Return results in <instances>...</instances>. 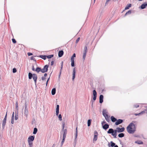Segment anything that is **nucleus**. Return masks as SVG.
<instances>
[{
  "instance_id": "nucleus-1",
  "label": "nucleus",
  "mask_w": 147,
  "mask_h": 147,
  "mask_svg": "<svg viewBox=\"0 0 147 147\" xmlns=\"http://www.w3.org/2000/svg\"><path fill=\"white\" fill-rule=\"evenodd\" d=\"M127 131L130 134H134L136 131V128L134 124L131 123L127 127Z\"/></svg>"
},
{
  "instance_id": "nucleus-2",
  "label": "nucleus",
  "mask_w": 147,
  "mask_h": 147,
  "mask_svg": "<svg viewBox=\"0 0 147 147\" xmlns=\"http://www.w3.org/2000/svg\"><path fill=\"white\" fill-rule=\"evenodd\" d=\"M33 78L34 80L35 84V85L36 84V81L37 78V75L36 74H32L30 72H29L28 73V78L29 79H31L32 78Z\"/></svg>"
},
{
  "instance_id": "nucleus-3",
  "label": "nucleus",
  "mask_w": 147,
  "mask_h": 147,
  "mask_svg": "<svg viewBox=\"0 0 147 147\" xmlns=\"http://www.w3.org/2000/svg\"><path fill=\"white\" fill-rule=\"evenodd\" d=\"M63 131V138L62 141L61 142V146H62L65 141V139L66 137V134L67 133V129H65Z\"/></svg>"
},
{
  "instance_id": "nucleus-4",
  "label": "nucleus",
  "mask_w": 147,
  "mask_h": 147,
  "mask_svg": "<svg viewBox=\"0 0 147 147\" xmlns=\"http://www.w3.org/2000/svg\"><path fill=\"white\" fill-rule=\"evenodd\" d=\"M28 110L27 108V106L26 104H25L24 108V115L26 118L28 117Z\"/></svg>"
},
{
  "instance_id": "nucleus-5",
  "label": "nucleus",
  "mask_w": 147,
  "mask_h": 147,
  "mask_svg": "<svg viewBox=\"0 0 147 147\" xmlns=\"http://www.w3.org/2000/svg\"><path fill=\"white\" fill-rule=\"evenodd\" d=\"M49 65H45L43 68L41 69V72L42 73H44L47 72L48 70V68L49 67Z\"/></svg>"
},
{
  "instance_id": "nucleus-6",
  "label": "nucleus",
  "mask_w": 147,
  "mask_h": 147,
  "mask_svg": "<svg viewBox=\"0 0 147 147\" xmlns=\"http://www.w3.org/2000/svg\"><path fill=\"white\" fill-rule=\"evenodd\" d=\"M7 112L6 115L2 121V128L3 129H4L6 121L7 120Z\"/></svg>"
},
{
  "instance_id": "nucleus-7",
  "label": "nucleus",
  "mask_w": 147,
  "mask_h": 147,
  "mask_svg": "<svg viewBox=\"0 0 147 147\" xmlns=\"http://www.w3.org/2000/svg\"><path fill=\"white\" fill-rule=\"evenodd\" d=\"M94 137L93 140L94 141H96L97 139V136H98V132L96 131H95L94 132Z\"/></svg>"
},
{
  "instance_id": "nucleus-8",
  "label": "nucleus",
  "mask_w": 147,
  "mask_h": 147,
  "mask_svg": "<svg viewBox=\"0 0 147 147\" xmlns=\"http://www.w3.org/2000/svg\"><path fill=\"white\" fill-rule=\"evenodd\" d=\"M93 99L94 101H95L96 98L97 92L95 90H94L93 91Z\"/></svg>"
},
{
  "instance_id": "nucleus-9",
  "label": "nucleus",
  "mask_w": 147,
  "mask_h": 147,
  "mask_svg": "<svg viewBox=\"0 0 147 147\" xmlns=\"http://www.w3.org/2000/svg\"><path fill=\"white\" fill-rule=\"evenodd\" d=\"M116 129H118V132L120 133L123 132L125 130V128L124 127L120 128L119 127H117L116 128Z\"/></svg>"
},
{
  "instance_id": "nucleus-10",
  "label": "nucleus",
  "mask_w": 147,
  "mask_h": 147,
  "mask_svg": "<svg viewBox=\"0 0 147 147\" xmlns=\"http://www.w3.org/2000/svg\"><path fill=\"white\" fill-rule=\"evenodd\" d=\"M123 122V120L121 119H118L117 120L115 124L116 125H118L122 123Z\"/></svg>"
},
{
  "instance_id": "nucleus-11",
  "label": "nucleus",
  "mask_w": 147,
  "mask_h": 147,
  "mask_svg": "<svg viewBox=\"0 0 147 147\" xmlns=\"http://www.w3.org/2000/svg\"><path fill=\"white\" fill-rule=\"evenodd\" d=\"M34 136H30L28 139V141L32 142L34 141Z\"/></svg>"
},
{
  "instance_id": "nucleus-12",
  "label": "nucleus",
  "mask_w": 147,
  "mask_h": 147,
  "mask_svg": "<svg viewBox=\"0 0 147 147\" xmlns=\"http://www.w3.org/2000/svg\"><path fill=\"white\" fill-rule=\"evenodd\" d=\"M102 127L105 130H106L109 127V125L107 123H106L102 125Z\"/></svg>"
},
{
  "instance_id": "nucleus-13",
  "label": "nucleus",
  "mask_w": 147,
  "mask_h": 147,
  "mask_svg": "<svg viewBox=\"0 0 147 147\" xmlns=\"http://www.w3.org/2000/svg\"><path fill=\"white\" fill-rule=\"evenodd\" d=\"M118 130L117 129L114 130V132H113V136H114V138H117L116 136L117 135V132H118Z\"/></svg>"
},
{
  "instance_id": "nucleus-14",
  "label": "nucleus",
  "mask_w": 147,
  "mask_h": 147,
  "mask_svg": "<svg viewBox=\"0 0 147 147\" xmlns=\"http://www.w3.org/2000/svg\"><path fill=\"white\" fill-rule=\"evenodd\" d=\"M147 6V3L146 2L142 4L140 6V8L142 9H144L146 6Z\"/></svg>"
},
{
  "instance_id": "nucleus-15",
  "label": "nucleus",
  "mask_w": 147,
  "mask_h": 147,
  "mask_svg": "<svg viewBox=\"0 0 147 147\" xmlns=\"http://www.w3.org/2000/svg\"><path fill=\"white\" fill-rule=\"evenodd\" d=\"M103 96L100 95L99 96V102L102 103L103 102Z\"/></svg>"
},
{
  "instance_id": "nucleus-16",
  "label": "nucleus",
  "mask_w": 147,
  "mask_h": 147,
  "mask_svg": "<svg viewBox=\"0 0 147 147\" xmlns=\"http://www.w3.org/2000/svg\"><path fill=\"white\" fill-rule=\"evenodd\" d=\"M63 51L62 50L60 51L58 53V56L59 57H61L63 54Z\"/></svg>"
},
{
  "instance_id": "nucleus-17",
  "label": "nucleus",
  "mask_w": 147,
  "mask_h": 147,
  "mask_svg": "<svg viewBox=\"0 0 147 147\" xmlns=\"http://www.w3.org/2000/svg\"><path fill=\"white\" fill-rule=\"evenodd\" d=\"M114 132V130L112 128H110L109 129L108 131H107V133L109 134H111V135L113 136Z\"/></svg>"
},
{
  "instance_id": "nucleus-18",
  "label": "nucleus",
  "mask_w": 147,
  "mask_h": 147,
  "mask_svg": "<svg viewBox=\"0 0 147 147\" xmlns=\"http://www.w3.org/2000/svg\"><path fill=\"white\" fill-rule=\"evenodd\" d=\"M75 73H76L75 68H74L73 69V77H72V79L73 80H74V78H75Z\"/></svg>"
},
{
  "instance_id": "nucleus-19",
  "label": "nucleus",
  "mask_w": 147,
  "mask_h": 147,
  "mask_svg": "<svg viewBox=\"0 0 147 147\" xmlns=\"http://www.w3.org/2000/svg\"><path fill=\"white\" fill-rule=\"evenodd\" d=\"M110 143L111 144H110L109 143L108 144V146L109 147H113L115 145V144L112 141H111Z\"/></svg>"
},
{
  "instance_id": "nucleus-20",
  "label": "nucleus",
  "mask_w": 147,
  "mask_h": 147,
  "mask_svg": "<svg viewBox=\"0 0 147 147\" xmlns=\"http://www.w3.org/2000/svg\"><path fill=\"white\" fill-rule=\"evenodd\" d=\"M63 61H62L61 62V69H60V74H59V78L60 77V75H61V71H62V69H63Z\"/></svg>"
},
{
  "instance_id": "nucleus-21",
  "label": "nucleus",
  "mask_w": 147,
  "mask_h": 147,
  "mask_svg": "<svg viewBox=\"0 0 147 147\" xmlns=\"http://www.w3.org/2000/svg\"><path fill=\"white\" fill-rule=\"evenodd\" d=\"M145 113V111H142L139 113H135L134 114V115L136 116H138V115L139 116V115H142L143 114H144Z\"/></svg>"
},
{
  "instance_id": "nucleus-22",
  "label": "nucleus",
  "mask_w": 147,
  "mask_h": 147,
  "mask_svg": "<svg viewBox=\"0 0 147 147\" xmlns=\"http://www.w3.org/2000/svg\"><path fill=\"white\" fill-rule=\"evenodd\" d=\"M15 120H16L18 119V111H17L16 112V111H15Z\"/></svg>"
},
{
  "instance_id": "nucleus-23",
  "label": "nucleus",
  "mask_w": 147,
  "mask_h": 147,
  "mask_svg": "<svg viewBox=\"0 0 147 147\" xmlns=\"http://www.w3.org/2000/svg\"><path fill=\"white\" fill-rule=\"evenodd\" d=\"M111 119L112 122H114L116 121L117 119L115 118L113 116H112L111 117Z\"/></svg>"
},
{
  "instance_id": "nucleus-24",
  "label": "nucleus",
  "mask_w": 147,
  "mask_h": 147,
  "mask_svg": "<svg viewBox=\"0 0 147 147\" xmlns=\"http://www.w3.org/2000/svg\"><path fill=\"white\" fill-rule=\"evenodd\" d=\"M56 93V89L54 88H53L51 91V94L52 95H54Z\"/></svg>"
},
{
  "instance_id": "nucleus-25",
  "label": "nucleus",
  "mask_w": 147,
  "mask_h": 147,
  "mask_svg": "<svg viewBox=\"0 0 147 147\" xmlns=\"http://www.w3.org/2000/svg\"><path fill=\"white\" fill-rule=\"evenodd\" d=\"M131 4H128L125 8V10L131 7Z\"/></svg>"
},
{
  "instance_id": "nucleus-26",
  "label": "nucleus",
  "mask_w": 147,
  "mask_h": 147,
  "mask_svg": "<svg viewBox=\"0 0 147 147\" xmlns=\"http://www.w3.org/2000/svg\"><path fill=\"white\" fill-rule=\"evenodd\" d=\"M135 143L138 144H143V142L140 140L136 141L135 142Z\"/></svg>"
},
{
  "instance_id": "nucleus-27",
  "label": "nucleus",
  "mask_w": 147,
  "mask_h": 147,
  "mask_svg": "<svg viewBox=\"0 0 147 147\" xmlns=\"http://www.w3.org/2000/svg\"><path fill=\"white\" fill-rule=\"evenodd\" d=\"M35 71L37 73H39L40 71L41 72V68L39 67H36V69H35Z\"/></svg>"
},
{
  "instance_id": "nucleus-28",
  "label": "nucleus",
  "mask_w": 147,
  "mask_h": 147,
  "mask_svg": "<svg viewBox=\"0 0 147 147\" xmlns=\"http://www.w3.org/2000/svg\"><path fill=\"white\" fill-rule=\"evenodd\" d=\"M104 117H105V119L106 120V121L107 122H109L110 120L109 119V117L108 115H105V116H104Z\"/></svg>"
},
{
  "instance_id": "nucleus-29",
  "label": "nucleus",
  "mask_w": 147,
  "mask_h": 147,
  "mask_svg": "<svg viewBox=\"0 0 147 147\" xmlns=\"http://www.w3.org/2000/svg\"><path fill=\"white\" fill-rule=\"evenodd\" d=\"M87 48L86 46H85L84 48L83 53L86 54L87 52Z\"/></svg>"
},
{
  "instance_id": "nucleus-30",
  "label": "nucleus",
  "mask_w": 147,
  "mask_h": 147,
  "mask_svg": "<svg viewBox=\"0 0 147 147\" xmlns=\"http://www.w3.org/2000/svg\"><path fill=\"white\" fill-rule=\"evenodd\" d=\"M78 136V127H76V132L75 133V140H76V138H77Z\"/></svg>"
},
{
  "instance_id": "nucleus-31",
  "label": "nucleus",
  "mask_w": 147,
  "mask_h": 147,
  "mask_svg": "<svg viewBox=\"0 0 147 147\" xmlns=\"http://www.w3.org/2000/svg\"><path fill=\"white\" fill-rule=\"evenodd\" d=\"M107 112L106 110L105 109H104L102 111V115L104 116H105V115H107Z\"/></svg>"
},
{
  "instance_id": "nucleus-32",
  "label": "nucleus",
  "mask_w": 147,
  "mask_h": 147,
  "mask_svg": "<svg viewBox=\"0 0 147 147\" xmlns=\"http://www.w3.org/2000/svg\"><path fill=\"white\" fill-rule=\"evenodd\" d=\"M40 57L42 59H43L44 60H45L46 59V57H47V55H40Z\"/></svg>"
},
{
  "instance_id": "nucleus-33",
  "label": "nucleus",
  "mask_w": 147,
  "mask_h": 147,
  "mask_svg": "<svg viewBox=\"0 0 147 147\" xmlns=\"http://www.w3.org/2000/svg\"><path fill=\"white\" fill-rule=\"evenodd\" d=\"M71 66L72 67H74V59H71Z\"/></svg>"
},
{
  "instance_id": "nucleus-34",
  "label": "nucleus",
  "mask_w": 147,
  "mask_h": 147,
  "mask_svg": "<svg viewBox=\"0 0 147 147\" xmlns=\"http://www.w3.org/2000/svg\"><path fill=\"white\" fill-rule=\"evenodd\" d=\"M37 129L36 128H34V131L33 132V134H36L37 131Z\"/></svg>"
},
{
  "instance_id": "nucleus-35",
  "label": "nucleus",
  "mask_w": 147,
  "mask_h": 147,
  "mask_svg": "<svg viewBox=\"0 0 147 147\" xmlns=\"http://www.w3.org/2000/svg\"><path fill=\"white\" fill-rule=\"evenodd\" d=\"M124 134L123 133H121L119 134L118 135V137L120 138H122L124 136Z\"/></svg>"
},
{
  "instance_id": "nucleus-36",
  "label": "nucleus",
  "mask_w": 147,
  "mask_h": 147,
  "mask_svg": "<svg viewBox=\"0 0 147 147\" xmlns=\"http://www.w3.org/2000/svg\"><path fill=\"white\" fill-rule=\"evenodd\" d=\"M131 10H129L127 12L125 15V16H126L128 14H130L131 13Z\"/></svg>"
},
{
  "instance_id": "nucleus-37",
  "label": "nucleus",
  "mask_w": 147,
  "mask_h": 147,
  "mask_svg": "<svg viewBox=\"0 0 147 147\" xmlns=\"http://www.w3.org/2000/svg\"><path fill=\"white\" fill-rule=\"evenodd\" d=\"M30 147H32L33 142H32L28 141Z\"/></svg>"
},
{
  "instance_id": "nucleus-38",
  "label": "nucleus",
  "mask_w": 147,
  "mask_h": 147,
  "mask_svg": "<svg viewBox=\"0 0 147 147\" xmlns=\"http://www.w3.org/2000/svg\"><path fill=\"white\" fill-rule=\"evenodd\" d=\"M91 119H89L88 121V126H89L91 125Z\"/></svg>"
},
{
  "instance_id": "nucleus-39",
  "label": "nucleus",
  "mask_w": 147,
  "mask_h": 147,
  "mask_svg": "<svg viewBox=\"0 0 147 147\" xmlns=\"http://www.w3.org/2000/svg\"><path fill=\"white\" fill-rule=\"evenodd\" d=\"M53 56V55H49L48 56H47V57L48 58V59H50Z\"/></svg>"
},
{
  "instance_id": "nucleus-40",
  "label": "nucleus",
  "mask_w": 147,
  "mask_h": 147,
  "mask_svg": "<svg viewBox=\"0 0 147 147\" xmlns=\"http://www.w3.org/2000/svg\"><path fill=\"white\" fill-rule=\"evenodd\" d=\"M52 74V72L50 74V76L49 77V78L48 79L47 82H46V86H47V84H48V82L49 81V80H50V77L51 76V75Z\"/></svg>"
},
{
  "instance_id": "nucleus-41",
  "label": "nucleus",
  "mask_w": 147,
  "mask_h": 147,
  "mask_svg": "<svg viewBox=\"0 0 147 147\" xmlns=\"http://www.w3.org/2000/svg\"><path fill=\"white\" fill-rule=\"evenodd\" d=\"M58 118L59 119V120L60 121H61L62 120V116L61 114H60L59 115V116H58Z\"/></svg>"
},
{
  "instance_id": "nucleus-42",
  "label": "nucleus",
  "mask_w": 147,
  "mask_h": 147,
  "mask_svg": "<svg viewBox=\"0 0 147 147\" xmlns=\"http://www.w3.org/2000/svg\"><path fill=\"white\" fill-rule=\"evenodd\" d=\"M76 57V54L75 53H74L71 57V60L72 59H74V58L75 57Z\"/></svg>"
},
{
  "instance_id": "nucleus-43",
  "label": "nucleus",
  "mask_w": 147,
  "mask_h": 147,
  "mask_svg": "<svg viewBox=\"0 0 147 147\" xmlns=\"http://www.w3.org/2000/svg\"><path fill=\"white\" fill-rule=\"evenodd\" d=\"M16 71H17V70L16 68H14L13 69L12 72L13 73H15L16 72Z\"/></svg>"
},
{
  "instance_id": "nucleus-44",
  "label": "nucleus",
  "mask_w": 147,
  "mask_h": 147,
  "mask_svg": "<svg viewBox=\"0 0 147 147\" xmlns=\"http://www.w3.org/2000/svg\"><path fill=\"white\" fill-rule=\"evenodd\" d=\"M86 54H85V53H83V58L84 60H85V58H86Z\"/></svg>"
},
{
  "instance_id": "nucleus-45",
  "label": "nucleus",
  "mask_w": 147,
  "mask_h": 147,
  "mask_svg": "<svg viewBox=\"0 0 147 147\" xmlns=\"http://www.w3.org/2000/svg\"><path fill=\"white\" fill-rule=\"evenodd\" d=\"M59 110H56V115L58 116L59 113Z\"/></svg>"
},
{
  "instance_id": "nucleus-46",
  "label": "nucleus",
  "mask_w": 147,
  "mask_h": 147,
  "mask_svg": "<svg viewBox=\"0 0 147 147\" xmlns=\"http://www.w3.org/2000/svg\"><path fill=\"white\" fill-rule=\"evenodd\" d=\"M80 40V37H79L77 39V40H76V44L79 41V40Z\"/></svg>"
},
{
  "instance_id": "nucleus-47",
  "label": "nucleus",
  "mask_w": 147,
  "mask_h": 147,
  "mask_svg": "<svg viewBox=\"0 0 147 147\" xmlns=\"http://www.w3.org/2000/svg\"><path fill=\"white\" fill-rule=\"evenodd\" d=\"M13 42V43H15L16 42V41L15 39L14 38H13L12 39Z\"/></svg>"
},
{
  "instance_id": "nucleus-48",
  "label": "nucleus",
  "mask_w": 147,
  "mask_h": 147,
  "mask_svg": "<svg viewBox=\"0 0 147 147\" xmlns=\"http://www.w3.org/2000/svg\"><path fill=\"white\" fill-rule=\"evenodd\" d=\"M42 80L43 81L45 80L46 79V78L45 77H42L41 78Z\"/></svg>"
},
{
  "instance_id": "nucleus-49",
  "label": "nucleus",
  "mask_w": 147,
  "mask_h": 147,
  "mask_svg": "<svg viewBox=\"0 0 147 147\" xmlns=\"http://www.w3.org/2000/svg\"><path fill=\"white\" fill-rule=\"evenodd\" d=\"M27 54L28 56H30L32 55V54L31 53H28Z\"/></svg>"
},
{
  "instance_id": "nucleus-50",
  "label": "nucleus",
  "mask_w": 147,
  "mask_h": 147,
  "mask_svg": "<svg viewBox=\"0 0 147 147\" xmlns=\"http://www.w3.org/2000/svg\"><path fill=\"white\" fill-rule=\"evenodd\" d=\"M11 119H14V112H13V114H12Z\"/></svg>"
},
{
  "instance_id": "nucleus-51",
  "label": "nucleus",
  "mask_w": 147,
  "mask_h": 147,
  "mask_svg": "<svg viewBox=\"0 0 147 147\" xmlns=\"http://www.w3.org/2000/svg\"><path fill=\"white\" fill-rule=\"evenodd\" d=\"M16 110H17V111H16V112H17V111H18V106H16Z\"/></svg>"
},
{
  "instance_id": "nucleus-52",
  "label": "nucleus",
  "mask_w": 147,
  "mask_h": 147,
  "mask_svg": "<svg viewBox=\"0 0 147 147\" xmlns=\"http://www.w3.org/2000/svg\"><path fill=\"white\" fill-rule=\"evenodd\" d=\"M56 110H59V105H57Z\"/></svg>"
},
{
  "instance_id": "nucleus-53",
  "label": "nucleus",
  "mask_w": 147,
  "mask_h": 147,
  "mask_svg": "<svg viewBox=\"0 0 147 147\" xmlns=\"http://www.w3.org/2000/svg\"><path fill=\"white\" fill-rule=\"evenodd\" d=\"M30 59H31V60H35V59L32 56L31 57Z\"/></svg>"
},
{
  "instance_id": "nucleus-54",
  "label": "nucleus",
  "mask_w": 147,
  "mask_h": 147,
  "mask_svg": "<svg viewBox=\"0 0 147 147\" xmlns=\"http://www.w3.org/2000/svg\"><path fill=\"white\" fill-rule=\"evenodd\" d=\"M134 106L136 108H138V107H139V105L138 104H136V105H134Z\"/></svg>"
},
{
  "instance_id": "nucleus-55",
  "label": "nucleus",
  "mask_w": 147,
  "mask_h": 147,
  "mask_svg": "<svg viewBox=\"0 0 147 147\" xmlns=\"http://www.w3.org/2000/svg\"><path fill=\"white\" fill-rule=\"evenodd\" d=\"M106 123V122L105 121H102L101 123V124L102 125H103V124L105 123Z\"/></svg>"
},
{
  "instance_id": "nucleus-56",
  "label": "nucleus",
  "mask_w": 147,
  "mask_h": 147,
  "mask_svg": "<svg viewBox=\"0 0 147 147\" xmlns=\"http://www.w3.org/2000/svg\"><path fill=\"white\" fill-rule=\"evenodd\" d=\"M14 122V119H12L11 121V123L12 124H13Z\"/></svg>"
},
{
  "instance_id": "nucleus-57",
  "label": "nucleus",
  "mask_w": 147,
  "mask_h": 147,
  "mask_svg": "<svg viewBox=\"0 0 147 147\" xmlns=\"http://www.w3.org/2000/svg\"><path fill=\"white\" fill-rule=\"evenodd\" d=\"M64 125H65V124L64 123H63V126H62V130H64Z\"/></svg>"
},
{
  "instance_id": "nucleus-58",
  "label": "nucleus",
  "mask_w": 147,
  "mask_h": 147,
  "mask_svg": "<svg viewBox=\"0 0 147 147\" xmlns=\"http://www.w3.org/2000/svg\"><path fill=\"white\" fill-rule=\"evenodd\" d=\"M53 63H54V61H51V65H53Z\"/></svg>"
},
{
  "instance_id": "nucleus-59",
  "label": "nucleus",
  "mask_w": 147,
  "mask_h": 147,
  "mask_svg": "<svg viewBox=\"0 0 147 147\" xmlns=\"http://www.w3.org/2000/svg\"><path fill=\"white\" fill-rule=\"evenodd\" d=\"M32 69L33 71H34L35 70V69L34 68V67L33 65L32 66Z\"/></svg>"
},
{
  "instance_id": "nucleus-60",
  "label": "nucleus",
  "mask_w": 147,
  "mask_h": 147,
  "mask_svg": "<svg viewBox=\"0 0 147 147\" xmlns=\"http://www.w3.org/2000/svg\"><path fill=\"white\" fill-rule=\"evenodd\" d=\"M47 76V73H45L44 75V77H46Z\"/></svg>"
},
{
  "instance_id": "nucleus-61",
  "label": "nucleus",
  "mask_w": 147,
  "mask_h": 147,
  "mask_svg": "<svg viewBox=\"0 0 147 147\" xmlns=\"http://www.w3.org/2000/svg\"><path fill=\"white\" fill-rule=\"evenodd\" d=\"M16 106H18V102H16Z\"/></svg>"
},
{
  "instance_id": "nucleus-62",
  "label": "nucleus",
  "mask_w": 147,
  "mask_h": 147,
  "mask_svg": "<svg viewBox=\"0 0 147 147\" xmlns=\"http://www.w3.org/2000/svg\"><path fill=\"white\" fill-rule=\"evenodd\" d=\"M114 147H118V146L117 145H115L114 146Z\"/></svg>"
},
{
  "instance_id": "nucleus-63",
  "label": "nucleus",
  "mask_w": 147,
  "mask_h": 147,
  "mask_svg": "<svg viewBox=\"0 0 147 147\" xmlns=\"http://www.w3.org/2000/svg\"><path fill=\"white\" fill-rule=\"evenodd\" d=\"M50 60H49V61H50Z\"/></svg>"
},
{
  "instance_id": "nucleus-64",
  "label": "nucleus",
  "mask_w": 147,
  "mask_h": 147,
  "mask_svg": "<svg viewBox=\"0 0 147 147\" xmlns=\"http://www.w3.org/2000/svg\"><path fill=\"white\" fill-rule=\"evenodd\" d=\"M94 0V1H95V0Z\"/></svg>"
}]
</instances>
